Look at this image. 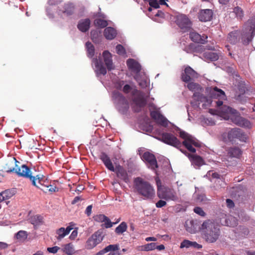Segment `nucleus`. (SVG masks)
<instances>
[{"label":"nucleus","instance_id":"44","mask_svg":"<svg viewBox=\"0 0 255 255\" xmlns=\"http://www.w3.org/2000/svg\"><path fill=\"white\" fill-rule=\"evenodd\" d=\"M207 58H209L211 61H214L218 59L219 56L217 53L209 52L206 54Z\"/></svg>","mask_w":255,"mask_h":255},{"label":"nucleus","instance_id":"10","mask_svg":"<svg viewBox=\"0 0 255 255\" xmlns=\"http://www.w3.org/2000/svg\"><path fill=\"white\" fill-rule=\"evenodd\" d=\"M198 77V74L189 66L185 68L181 75V80L186 83L190 82L192 79Z\"/></svg>","mask_w":255,"mask_h":255},{"label":"nucleus","instance_id":"42","mask_svg":"<svg viewBox=\"0 0 255 255\" xmlns=\"http://www.w3.org/2000/svg\"><path fill=\"white\" fill-rule=\"evenodd\" d=\"M91 39L95 43L98 42L99 40L100 33L97 30H92L91 31Z\"/></svg>","mask_w":255,"mask_h":255},{"label":"nucleus","instance_id":"59","mask_svg":"<svg viewBox=\"0 0 255 255\" xmlns=\"http://www.w3.org/2000/svg\"><path fill=\"white\" fill-rule=\"evenodd\" d=\"M78 232L77 230H75L73 231L71 234L70 235L69 238L71 240H74L77 236Z\"/></svg>","mask_w":255,"mask_h":255},{"label":"nucleus","instance_id":"53","mask_svg":"<svg viewBox=\"0 0 255 255\" xmlns=\"http://www.w3.org/2000/svg\"><path fill=\"white\" fill-rule=\"evenodd\" d=\"M148 2L149 4L151 7L154 8H158L159 7V4L157 0H149Z\"/></svg>","mask_w":255,"mask_h":255},{"label":"nucleus","instance_id":"27","mask_svg":"<svg viewBox=\"0 0 255 255\" xmlns=\"http://www.w3.org/2000/svg\"><path fill=\"white\" fill-rule=\"evenodd\" d=\"M190 158L192 163L196 166H200L204 164L203 159L197 155H190Z\"/></svg>","mask_w":255,"mask_h":255},{"label":"nucleus","instance_id":"43","mask_svg":"<svg viewBox=\"0 0 255 255\" xmlns=\"http://www.w3.org/2000/svg\"><path fill=\"white\" fill-rule=\"evenodd\" d=\"M222 219L224 220V221H222V220H221V223L222 225L227 226H232L233 225L229 221L231 219H234L233 218L227 217L225 216Z\"/></svg>","mask_w":255,"mask_h":255},{"label":"nucleus","instance_id":"21","mask_svg":"<svg viewBox=\"0 0 255 255\" xmlns=\"http://www.w3.org/2000/svg\"><path fill=\"white\" fill-rule=\"evenodd\" d=\"M233 121L236 125L239 126L248 128H252L251 122L247 119L240 116H236Z\"/></svg>","mask_w":255,"mask_h":255},{"label":"nucleus","instance_id":"37","mask_svg":"<svg viewBox=\"0 0 255 255\" xmlns=\"http://www.w3.org/2000/svg\"><path fill=\"white\" fill-rule=\"evenodd\" d=\"M139 250L142 251H152L156 248V243H151L147 244L145 245L140 246Z\"/></svg>","mask_w":255,"mask_h":255},{"label":"nucleus","instance_id":"2","mask_svg":"<svg viewBox=\"0 0 255 255\" xmlns=\"http://www.w3.org/2000/svg\"><path fill=\"white\" fill-rule=\"evenodd\" d=\"M19 176L25 177L29 179L32 182L33 185L40 188L45 193L50 192L52 193L58 191V188L50 184L45 185V181L43 179V176L37 175L36 176L32 175L30 169L26 165L23 164L18 169H15L14 167L8 168L6 170L7 172H12L14 171Z\"/></svg>","mask_w":255,"mask_h":255},{"label":"nucleus","instance_id":"51","mask_svg":"<svg viewBox=\"0 0 255 255\" xmlns=\"http://www.w3.org/2000/svg\"><path fill=\"white\" fill-rule=\"evenodd\" d=\"M2 192L6 200L12 197L14 195V193L10 190H6Z\"/></svg>","mask_w":255,"mask_h":255},{"label":"nucleus","instance_id":"39","mask_svg":"<svg viewBox=\"0 0 255 255\" xmlns=\"http://www.w3.org/2000/svg\"><path fill=\"white\" fill-rule=\"evenodd\" d=\"M86 46L88 56L90 58H92L95 54V48L94 45L91 42H87L86 43Z\"/></svg>","mask_w":255,"mask_h":255},{"label":"nucleus","instance_id":"26","mask_svg":"<svg viewBox=\"0 0 255 255\" xmlns=\"http://www.w3.org/2000/svg\"><path fill=\"white\" fill-rule=\"evenodd\" d=\"M242 154V151L238 147H230L228 150V156L230 157L239 158Z\"/></svg>","mask_w":255,"mask_h":255},{"label":"nucleus","instance_id":"28","mask_svg":"<svg viewBox=\"0 0 255 255\" xmlns=\"http://www.w3.org/2000/svg\"><path fill=\"white\" fill-rule=\"evenodd\" d=\"M75 7L73 4L71 3H65L63 6V9L62 11L63 13L67 15H72L74 11Z\"/></svg>","mask_w":255,"mask_h":255},{"label":"nucleus","instance_id":"3","mask_svg":"<svg viewBox=\"0 0 255 255\" xmlns=\"http://www.w3.org/2000/svg\"><path fill=\"white\" fill-rule=\"evenodd\" d=\"M255 35V20L249 19L244 24L242 31L234 30L230 32L227 37L228 41L235 44L240 39L244 45H248Z\"/></svg>","mask_w":255,"mask_h":255},{"label":"nucleus","instance_id":"46","mask_svg":"<svg viewBox=\"0 0 255 255\" xmlns=\"http://www.w3.org/2000/svg\"><path fill=\"white\" fill-rule=\"evenodd\" d=\"M125 84V81L118 80L115 83V87L118 89L121 90Z\"/></svg>","mask_w":255,"mask_h":255},{"label":"nucleus","instance_id":"11","mask_svg":"<svg viewBox=\"0 0 255 255\" xmlns=\"http://www.w3.org/2000/svg\"><path fill=\"white\" fill-rule=\"evenodd\" d=\"M143 160L146 163L148 167L153 170L158 168L157 160L155 155L149 152H145L142 155Z\"/></svg>","mask_w":255,"mask_h":255},{"label":"nucleus","instance_id":"4","mask_svg":"<svg viewBox=\"0 0 255 255\" xmlns=\"http://www.w3.org/2000/svg\"><path fill=\"white\" fill-rule=\"evenodd\" d=\"M200 229L202 238L208 243H215L220 238L219 225L210 220L205 221Z\"/></svg>","mask_w":255,"mask_h":255},{"label":"nucleus","instance_id":"7","mask_svg":"<svg viewBox=\"0 0 255 255\" xmlns=\"http://www.w3.org/2000/svg\"><path fill=\"white\" fill-rule=\"evenodd\" d=\"M104 237L103 231L101 230H98L88 239L85 244V248L88 250L93 249L102 242Z\"/></svg>","mask_w":255,"mask_h":255},{"label":"nucleus","instance_id":"18","mask_svg":"<svg viewBox=\"0 0 255 255\" xmlns=\"http://www.w3.org/2000/svg\"><path fill=\"white\" fill-rule=\"evenodd\" d=\"M213 16V11L211 9H206L200 10L198 14V18L201 21H210Z\"/></svg>","mask_w":255,"mask_h":255},{"label":"nucleus","instance_id":"9","mask_svg":"<svg viewBox=\"0 0 255 255\" xmlns=\"http://www.w3.org/2000/svg\"><path fill=\"white\" fill-rule=\"evenodd\" d=\"M175 22L183 32L188 31L191 29V22L188 17L185 15L180 14L177 15Z\"/></svg>","mask_w":255,"mask_h":255},{"label":"nucleus","instance_id":"47","mask_svg":"<svg viewBox=\"0 0 255 255\" xmlns=\"http://www.w3.org/2000/svg\"><path fill=\"white\" fill-rule=\"evenodd\" d=\"M119 246L117 245H110L105 248V251L107 252L110 251H116L119 250Z\"/></svg>","mask_w":255,"mask_h":255},{"label":"nucleus","instance_id":"56","mask_svg":"<svg viewBox=\"0 0 255 255\" xmlns=\"http://www.w3.org/2000/svg\"><path fill=\"white\" fill-rule=\"evenodd\" d=\"M60 248L57 246H55L51 248H48L47 251L51 253L55 254L56 253Z\"/></svg>","mask_w":255,"mask_h":255},{"label":"nucleus","instance_id":"8","mask_svg":"<svg viewBox=\"0 0 255 255\" xmlns=\"http://www.w3.org/2000/svg\"><path fill=\"white\" fill-rule=\"evenodd\" d=\"M157 196L160 199H163L167 201H175L178 199L175 192L173 189L164 187H158Z\"/></svg>","mask_w":255,"mask_h":255},{"label":"nucleus","instance_id":"25","mask_svg":"<svg viewBox=\"0 0 255 255\" xmlns=\"http://www.w3.org/2000/svg\"><path fill=\"white\" fill-rule=\"evenodd\" d=\"M104 35L109 40H112L117 35V31L115 29L112 27H108L104 30Z\"/></svg>","mask_w":255,"mask_h":255},{"label":"nucleus","instance_id":"54","mask_svg":"<svg viewBox=\"0 0 255 255\" xmlns=\"http://www.w3.org/2000/svg\"><path fill=\"white\" fill-rule=\"evenodd\" d=\"M207 176H211L213 178L219 179L220 178V175L217 172H213L212 171H209L207 173Z\"/></svg>","mask_w":255,"mask_h":255},{"label":"nucleus","instance_id":"52","mask_svg":"<svg viewBox=\"0 0 255 255\" xmlns=\"http://www.w3.org/2000/svg\"><path fill=\"white\" fill-rule=\"evenodd\" d=\"M194 212L202 217H204L206 215L205 212L199 207H195L194 209Z\"/></svg>","mask_w":255,"mask_h":255},{"label":"nucleus","instance_id":"16","mask_svg":"<svg viewBox=\"0 0 255 255\" xmlns=\"http://www.w3.org/2000/svg\"><path fill=\"white\" fill-rule=\"evenodd\" d=\"M100 159L102 161L106 168L111 171H114L115 168L112 162L110 157L105 152H102L100 155Z\"/></svg>","mask_w":255,"mask_h":255},{"label":"nucleus","instance_id":"41","mask_svg":"<svg viewBox=\"0 0 255 255\" xmlns=\"http://www.w3.org/2000/svg\"><path fill=\"white\" fill-rule=\"evenodd\" d=\"M56 233L58 235V236L56 237L58 240H61L62 239H63L64 237L66 236L65 231V228L63 227H61L59 229L57 230Z\"/></svg>","mask_w":255,"mask_h":255},{"label":"nucleus","instance_id":"64","mask_svg":"<svg viewBox=\"0 0 255 255\" xmlns=\"http://www.w3.org/2000/svg\"><path fill=\"white\" fill-rule=\"evenodd\" d=\"M82 198L80 196H76L74 198L73 200L72 201V204H75L77 203L78 201L82 200Z\"/></svg>","mask_w":255,"mask_h":255},{"label":"nucleus","instance_id":"12","mask_svg":"<svg viewBox=\"0 0 255 255\" xmlns=\"http://www.w3.org/2000/svg\"><path fill=\"white\" fill-rule=\"evenodd\" d=\"M247 88L244 83H240L238 85V91L236 92L235 97L237 100L243 103L247 101L248 97L246 96Z\"/></svg>","mask_w":255,"mask_h":255},{"label":"nucleus","instance_id":"14","mask_svg":"<svg viewBox=\"0 0 255 255\" xmlns=\"http://www.w3.org/2000/svg\"><path fill=\"white\" fill-rule=\"evenodd\" d=\"M229 138L231 139L237 138L240 141L246 142L247 139V135L240 128H233L229 132Z\"/></svg>","mask_w":255,"mask_h":255},{"label":"nucleus","instance_id":"57","mask_svg":"<svg viewBox=\"0 0 255 255\" xmlns=\"http://www.w3.org/2000/svg\"><path fill=\"white\" fill-rule=\"evenodd\" d=\"M166 205V202L165 201L160 200L156 203V207L157 208H162Z\"/></svg>","mask_w":255,"mask_h":255},{"label":"nucleus","instance_id":"55","mask_svg":"<svg viewBox=\"0 0 255 255\" xmlns=\"http://www.w3.org/2000/svg\"><path fill=\"white\" fill-rule=\"evenodd\" d=\"M131 89L132 88L129 85L125 84L122 89V91L124 93L128 94L130 92Z\"/></svg>","mask_w":255,"mask_h":255},{"label":"nucleus","instance_id":"23","mask_svg":"<svg viewBox=\"0 0 255 255\" xmlns=\"http://www.w3.org/2000/svg\"><path fill=\"white\" fill-rule=\"evenodd\" d=\"M90 24L91 21L89 18L81 19L79 21L77 27L81 31L85 32L89 29Z\"/></svg>","mask_w":255,"mask_h":255},{"label":"nucleus","instance_id":"1","mask_svg":"<svg viewBox=\"0 0 255 255\" xmlns=\"http://www.w3.org/2000/svg\"><path fill=\"white\" fill-rule=\"evenodd\" d=\"M179 135L181 138L184 139L182 143L173 134L167 132L163 133L159 139L167 144L178 148H180L182 145H184L189 151L193 153L196 152V149L192 146V145L196 147L201 146L200 142L198 140L184 131H180Z\"/></svg>","mask_w":255,"mask_h":255},{"label":"nucleus","instance_id":"61","mask_svg":"<svg viewBox=\"0 0 255 255\" xmlns=\"http://www.w3.org/2000/svg\"><path fill=\"white\" fill-rule=\"evenodd\" d=\"M226 203L228 207L230 208H232L234 206V203L231 199H227L226 200Z\"/></svg>","mask_w":255,"mask_h":255},{"label":"nucleus","instance_id":"31","mask_svg":"<svg viewBox=\"0 0 255 255\" xmlns=\"http://www.w3.org/2000/svg\"><path fill=\"white\" fill-rule=\"evenodd\" d=\"M187 88L191 91L195 92L197 91H203L202 87L197 83L189 82L187 85Z\"/></svg>","mask_w":255,"mask_h":255},{"label":"nucleus","instance_id":"40","mask_svg":"<svg viewBox=\"0 0 255 255\" xmlns=\"http://www.w3.org/2000/svg\"><path fill=\"white\" fill-rule=\"evenodd\" d=\"M28 236V234L26 231L20 230L18 231L15 235V238L17 240L19 241H25Z\"/></svg>","mask_w":255,"mask_h":255},{"label":"nucleus","instance_id":"30","mask_svg":"<svg viewBox=\"0 0 255 255\" xmlns=\"http://www.w3.org/2000/svg\"><path fill=\"white\" fill-rule=\"evenodd\" d=\"M133 102L136 106L139 108H142L146 104V101L142 96H138L134 98L133 100Z\"/></svg>","mask_w":255,"mask_h":255},{"label":"nucleus","instance_id":"33","mask_svg":"<svg viewBox=\"0 0 255 255\" xmlns=\"http://www.w3.org/2000/svg\"><path fill=\"white\" fill-rule=\"evenodd\" d=\"M62 251L63 253L68 255H72L75 252L73 245L71 243H69L64 245L62 249Z\"/></svg>","mask_w":255,"mask_h":255},{"label":"nucleus","instance_id":"49","mask_svg":"<svg viewBox=\"0 0 255 255\" xmlns=\"http://www.w3.org/2000/svg\"><path fill=\"white\" fill-rule=\"evenodd\" d=\"M191 243L192 242L190 241L184 240L180 244V248L181 249L184 248H189L191 247Z\"/></svg>","mask_w":255,"mask_h":255},{"label":"nucleus","instance_id":"35","mask_svg":"<svg viewBox=\"0 0 255 255\" xmlns=\"http://www.w3.org/2000/svg\"><path fill=\"white\" fill-rule=\"evenodd\" d=\"M94 25L99 28H104L106 27L108 25V21L106 20H104L101 18L96 19L94 21Z\"/></svg>","mask_w":255,"mask_h":255},{"label":"nucleus","instance_id":"48","mask_svg":"<svg viewBox=\"0 0 255 255\" xmlns=\"http://www.w3.org/2000/svg\"><path fill=\"white\" fill-rule=\"evenodd\" d=\"M117 53L119 55H124L126 54L125 48L121 44H118L116 46Z\"/></svg>","mask_w":255,"mask_h":255},{"label":"nucleus","instance_id":"34","mask_svg":"<svg viewBox=\"0 0 255 255\" xmlns=\"http://www.w3.org/2000/svg\"><path fill=\"white\" fill-rule=\"evenodd\" d=\"M127 224L123 222L115 229V232L117 235H121L127 231Z\"/></svg>","mask_w":255,"mask_h":255},{"label":"nucleus","instance_id":"45","mask_svg":"<svg viewBox=\"0 0 255 255\" xmlns=\"http://www.w3.org/2000/svg\"><path fill=\"white\" fill-rule=\"evenodd\" d=\"M107 216L103 214H99L94 217L95 221L100 223H103L107 218Z\"/></svg>","mask_w":255,"mask_h":255},{"label":"nucleus","instance_id":"15","mask_svg":"<svg viewBox=\"0 0 255 255\" xmlns=\"http://www.w3.org/2000/svg\"><path fill=\"white\" fill-rule=\"evenodd\" d=\"M113 172L116 173L118 178L125 182L128 183L129 182V178L127 170L121 165H116L115 170Z\"/></svg>","mask_w":255,"mask_h":255},{"label":"nucleus","instance_id":"5","mask_svg":"<svg viewBox=\"0 0 255 255\" xmlns=\"http://www.w3.org/2000/svg\"><path fill=\"white\" fill-rule=\"evenodd\" d=\"M135 189L138 193L145 199H152L155 195V191L150 184L141 177H136L133 181Z\"/></svg>","mask_w":255,"mask_h":255},{"label":"nucleus","instance_id":"60","mask_svg":"<svg viewBox=\"0 0 255 255\" xmlns=\"http://www.w3.org/2000/svg\"><path fill=\"white\" fill-rule=\"evenodd\" d=\"M92 206L89 205L88 206L85 210V214H87L88 216H89L92 213Z\"/></svg>","mask_w":255,"mask_h":255},{"label":"nucleus","instance_id":"24","mask_svg":"<svg viewBox=\"0 0 255 255\" xmlns=\"http://www.w3.org/2000/svg\"><path fill=\"white\" fill-rule=\"evenodd\" d=\"M96 67V72L98 75H105L107 73L106 68L104 67L103 63L99 62L97 58L93 60Z\"/></svg>","mask_w":255,"mask_h":255},{"label":"nucleus","instance_id":"38","mask_svg":"<svg viewBox=\"0 0 255 255\" xmlns=\"http://www.w3.org/2000/svg\"><path fill=\"white\" fill-rule=\"evenodd\" d=\"M220 111L221 113L224 114H234L237 112L236 110L225 105L221 107Z\"/></svg>","mask_w":255,"mask_h":255},{"label":"nucleus","instance_id":"22","mask_svg":"<svg viewBox=\"0 0 255 255\" xmlns=\"http://www.w3.org/2000/svg\"><path fill=\"white\" fill-rule=\"evenodd\" d=\"M128 68L133 72L139 73L141 70V66L138 62L133 59H128L127 61Z\"/></svg>","mask_w":255,"mask_h":255},{"label":"nucleus","instance_id":"36","mask_svg":"<svg viewBox=\"0 0 255 255\" xmlns=\"http://www.w3.org/2000/svg\"><path fill=\"white\" fill-rule=\"evenodd\" d=\"M203 91H197L194 93L193 95V98L195 100L198 102H205L206 101L207 98L205 96L203 95L201 93Z\"/></svg>","mask_w":255,"mask_h":255},{"label":"nucleus","instance_id":"20","mask_svg":"<svg viewBox=\"0 0 255 255\" xmlns=\"http://www.w3.org/2000/svg\"><path fill=\"white\" fill-rule=\"evenodd\" d=\"M210 94L211 97L216 99H225L226 97L225 92L221 89L215 87L211 89Z\"/></svg>","mask_w":255,"mask_h":255},{"label":"nucleus","instance_id":"29","mask_svg":"<svg viewBox=\"0 0 255 255\" xmlns=\"http://www.w3.org/2000/svg\"><path fill=\"white\" fill-rule=\"evenodd\" d=\"M29 222L34 226H39L42 224L43 218L39 215H34L29 218Z\"/></svg>","mask_w":255,"mask_h":255},{"label":"nucleus","instance_id":"17","mask_svg":"<svg viewBox=\"0 0 255 255\" xmlns=\"http://www.w3.org/2000/svg\"><path fill=\"white\" fill-rule=\"evenodd\" d=\"M104 62L109 71H111L115 68L113 64L112 56L111 53L108 51H104L103 53Z\"/></svg>","mask_w":255,"mask_h":255},{"label":"nucleus","instance_id":"58","mask_svg":"<svg viewBox=\"0 0 255 255\" xmlns=\"http://www.w3.org/2000/svg\"><path fill=\"white\" fill-rule=\"evenodd\" d=\"M62 0H49L48 3L50 5H57L61 2Z\"/></svg>","mask_w":255,"mask_h":255},{"label":"nucleus","instance_id":"19","mask_svg":"<svg viewBox=\"0 0 255 255\" xmlns=\"http://www.w3.org/2000/svg\"><path fill=\"white\" fill-rule=\"evenodd\" d=\"M189 37L192 41L202 44H204L206 42V40L208 38L207 36L205 35L201 36L199 33L195 31L190 32Z\"/></svg>","mask_w":255,"mask_h":255},{"label":"nucleus","instance_id":"62","mask_svg":"<svg viewBox=\"0 0 255 255\" xmlns=\"http://www.w3.org/2000/svg\"><path fill=\"white\" fill-rule=\"evenodd\" d=\"M191 247H193L194 248H197V249H200L202 248V246L200 244H198L196 242H192Z\"/></svg>","mask_w":255,"mask_h":255},{"label":"nucleus","instance_id":"6","mask_svg":"<svg viewBox=\"0 0 255 255\" xmlns=\"http://www.w3.org/2000/svg\"><path fill=\"white\" fill-rule=\"evenodd\" d=\"M113 98L119 112L123 114H126L129 109V104L125 97L119 92L115 91L113 93Z\"/></svg>","mask_w":255,"mask_h":255},{"label":"nucleus","instance_id":"32","mask_svg":"<svg viewBox=\"0 0 255 255\" xmlns=\"http://www.w3.org/2000/svg\"><path fill=\"white\" fill-rule=\"evenodd\" d=\"M233 12L236 15V17L238 20H242L244 17V11L240 6H237L233 8Z\"/></svg>","mask_w":255,"mask_h":255},{"label":"nucleus","instance_id":"50","mask_svg":"<svg viewBox=\"0 0 255 255\" xmlns=\"http://www.w3.org/2000/svg\"><path fill=\"white\" fill-rule=\"evenodd\" d=\"M104 224L102 225L103 227H104L106 228H111L114 224V223H112L110 219L107 217L105 221L103 222Z\"/></svg>","mask_w":255,"mask_h":255},{"label":"nucleus","instance_id":"63","mask_svg":"<svg viewBox=\"0 0 255 255\" xmlns=\"http://www.w3.org/2000/svg\"><path fill=\"white\" fill-rule=\"evenodd\" d=\"M222 100L223 99H218V100L216 102L217 107L219 108L220 109V108L223 106V102Z\"/></svg>","mask_w":255,"mask_h":255},{"label":"nucleus","instance_id":"13","mask_svg":"<svg viewBox=\"0 0 255 255\" xmlns=\"http://www.w3.org/2000/svg\"><path fill=\"white\" fill-rule=\"evenodd\" d=\"M150 115L157 124L164 127L168 126L167 120L158 111H151Z\"/></svg>","mask_w":255,"mask_h":255}]
</instances>
